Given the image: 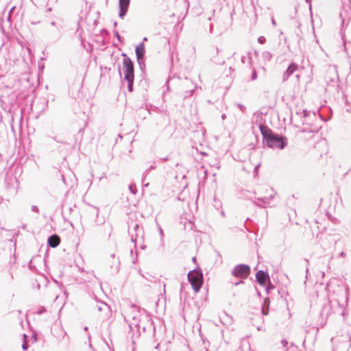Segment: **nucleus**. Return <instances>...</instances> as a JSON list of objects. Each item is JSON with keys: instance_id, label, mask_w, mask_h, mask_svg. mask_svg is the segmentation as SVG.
<instances>
[{"instance_id": "1", "label": "nucleus", "mask_w": 351, "mask_h": 351, "mask_svg": "<svg viewBox=\"0 0 351 351\" xmlns=\"http://www.w3.org/2000/svg\"><path fill=\"white\" fill-rule=\"evenodd\" d=\"M259 130L263 136V141L270 148L283 149L287 145V138L274 132L264 123L259 124Z\"/></svg>"}, {"instance_id": "2", "label": "nucleus", "mask_w": 351, "mask_h": 351, "mask_svg": "<svg viewBox=\"0 0 351 351\" xmlns=\"http://www.w3.org/2000/svg\"><path fill=\"white\" fill-rule=\"evenodd\" d=\"M122 55L124 56V58L123 60L124 80H125L128 83V91L132 92L134 79V63L132 61V60L126 56L125 53H123Z\"/></svg>"}, {"instance_id": "3", "label": "nucleus", "mask_w": 351, "mask_h": 351, "mask_svg": "<svg viewBox=\"0 0 351 351\" xmlns=\"http://www.w3.org/2000/svg\"><path fill=\"white\" fill-rule=\"evenodd\" d=\"M302 114V123L303 125H308L309 127H304L302 130V132H317L320 126L316 125L315 123H312L311 121L313 119H316V114L315 112H311L310 111H307L306 110H303L301 112Z\"/></svg>"}, {"instance_id": "4", "label": "nucleus", "mask_w": 351, "mask_h": 351, "mask_svg": "<svg viewBox=\"0 0 351 351\" xmlns=\"http://www.w3.org/2000/svg\"><path fill=\"white\" fill-rule=\"evenodd\" d=\"M188 280L195 293L199 291L204 281L203 274L199 269L190 271L187 275Z\"/></svg>"}, {"instance_id": "5", "label": "nucleus", "mask_w": 351, "mask_h": 351, "mask_svg": "<svg viewBox=\"0 0 351 351\" xmlns=\"http://www.w3.org/2000/svg\"><path fill=\"white\" fill-rule=\"evenodd\" d=\"M129 233L131 236V241L134 243L135 245L138 240L143 239V229L136 223H131V225L130 226Z\"/></svg>"}, {"instance_id": "6", "label": "nucleus", "mask_w": 351, "mask_h": 351, "mask_svg": "<svg viewBox=\"0 0 351 351\" xmlns=\"http://www.w3.org/2000/svg\"><path fill=\"white\" fill-rule=\"evenodd\" d=\"M250 267L245 264H239L236 265L232 271V275L237 278L245 279L250 274Z\"/></svg>"}, {"instance_id": "7", "label": "nucleus", "mask_w": 351, "mask_h": 351, "mask_svg": "<svg viewBox=\"0 0 351 351\" xmlns=\"http://www.w3.org/2000/svg\"><path fill=\"white\" fill-rule=\"evenodd\" d=\"M140 313L138 311L134 310L132 313L128 315V318L131 317L132 319V322L129 324V326L132 328V325L137 328L139 331L141 329L143 330V332L145 331L146 326H145L141 319H140Z\"/></svg>"}, {"instance_id": "8", "label": "nucleus", "mask_w": 351, "mask_h": 351, "mask_svg": "<svg viewBox=\"0 0 351 351\" xmlns=\"http://www.w3.org/2000/svg\"><path fill=\"white\" fill-rule=\"evenodd\" d=\"M182 86L183 88H190L189 90H184L180 93V97L185 99L193 95L195 89L196 88V85H194L191 81H189L187 78L182 82Z\"/></svg>"}, {"instance_id": "9", "label": "nucleus", "mask_w": 351, "mask_h": 351, "mask_svg": "<svg viewBox=\"0 0 351 351\" xmlns=\"http://www.w3.org/2000/svg\"><path fill=\"white\" fill-rule=\"evenodd\" d=\"M135 53L138 63L141 69H142V66H145L144 57L145 53V45L143 43H141L136 47Z\"/></svg>"}, {"instance_id": "10", "label": "nucleus", "mask_w": 351, "mask_h": 351, "mask_svg": "<svg viewBox=\"0 0 351 351\" xmlns=\"http://www.w3.org/2000/svg\"><path fill=\"white\" fill-rule=\"evenodd\" d=\"M256 282L261 286H265L267 281H270L268 273L263 271L259 270L256 274Z\"/></svg>"}, {"instance_id": "11", "label": "nucleus", "mask_w": 351, "mask_h": 351, "mask_svg": "<svg viewBox=\"0 0 351 351\" xmlns=\"http://www.w3.org/2000/svg\"><path fill=\"white\" fill-rule=\"evenodd\" d=\"M130 0H119V16L121 18H123L128 12Z\"/></svg>"}, {"instance_id": "12", "label": "nucleus", "mask_w": 351, "mask_h": 351, "mask_svg": "<svg viewBox=\"0 0 351 351\" xmlns=\"http://www.w3.org/2000/svg\"><path fill=\"white\" fill-rule=\"evenodd\" d=\"M298 69V65L295 63V62H292L291 63L289 66L287 67V69H286V71L284 72L283 73V75H282V80L284 82L287 81L289 77L295 71H297Z\"/></svg>"}, {"instance_id": "13", "label": "nucleus", "mask_w": 351, "mask_h": 351, "mask_svg": "<svg viewBox=\"0 0 351 351\" xmlns=\"http://www.w3.org/2000/svg\"><path fill=\"white\" fill-rule=\"evenodd\" d=\"M176 4L179 6L181 9L180 15H183V18L185 16L189 8V3L187 0H176Z\"/></svg>"}, {"instance_id": "14", "label": "nucleus", "mask_w": 351, "mask_h": 351, "mask_svg": "<svg viewBox=\"0 0 351 351\" xmlns=\"http://www.w3.org/2000/svg\"><path fill=\"white\" fill-rule=\"evenodd\" d=\"M60 243V238L57 234H52L48 237L47 243L51 247L55 248L59 245Z\"/></svg>"}, {"instance_id": "15", "label": "nucleus", "mask_w": 351, "mask_h": 351, "mask_svg": "<svg viewBox=\"0 0 351 351\" xmlns=\"http://www.w3.org/2000/svg\"><path fill=\"white\" fill-rule=\"evenodd\" d=\"M274 197V195L272 194H270L269 197H257V200L258 202H255L254 204L256 206H261V207H265L266 205L270 204V200Z\"/></svg>"}, {"instance_id": "16", "label": "nucleus", "mask_w": 351, "mask_h": 351, "mask_svg": "<svg viewBox=\"0 0 351 351\" xmlns=\"http://www.w3.org/2000/svg\"><path fill=\"white\" fill-rule=\"evenodd\" d=\"M110 257L112 259V265H110V267L112 269H114V270L115 271H118L119 269V264H120L119 258H117L114 254H112L110 255Z\"/></svg>"}, {"instance_id": "17", "label": "nucleus", "mask_w": 351, "mask_h": 351, "mask_svg": "<svg viewBox=\"0 0 351 351\" xmlns=\"http://www.w3.org/2000/svg\"><path fill=\"white\" fill-rule=\"evenodd\" d=\"M269 299L268 298L264 300L263 306L261 309V313L263 315H267L269 313Z\"/></svg>"}, {"instance_id": "18", "label": "nucleus", "mask_w": 351, "mask_h": 351, "mask_svg": "<svg viewBox=\"0 0 351 351\" xmlns=\"http://www.w3.org/2000/svg\"><path fill=\"white\" fill-rule=\"evenodd\" d=\"M156 169V166L154 165H151L149 168H147L143 173V178L142 182H144L145 180V178L148 175L150 171L154 170Z\"/></svg>"}, {"instance_id": "19", "label": "nucleus", "mask_w": 351, "mask_h": 351, "mask_svg": "<svg viewBox=\"0 0 351 351\" xmlns=\"http://www.w3.org/2000/svg\"><path fill=\"white\" fill-rule=\"evenodd\" d=\"M263 112H256L254 114L255 123L259 126L260 123H262L261 120L262 119Z\"/></svg>"}, {"instance_id": "20", "label": "nucleus", "mask_w": 351, "mask_h": 351, "mask_svg": "<svg viewBox=\"0 0 351 351\" xmlns=\"http://www.w3.org/2000/svg\"><path fill=\"white\" fill-rule=\"evenodd\" d=\"M271 57L272 54L268 51H265L262 53V58H263L264 60L269 61Z\"/></svg>"}, {"instance_id": "21", "label": "nucleus", "mask_w": 351, "mask_h": 351, "mask_svg": "<svg viewBox=\"0 0 351 351\" xmlns=\"http://www.w3.org/2000/svg\"><path fill=\"white\" fill-rule=\"evenodd\" d=\"M90 215L97 217L99 215V209L94 206H90L89 210L88 211Z\"/></svg>"}, {"instance_id": "22", "label": "nucleus", "mask_w": 351, "mask_h": 351, "mask_svg": "<svg viewBox=\"0 0 351 351\" xmlns=\"http://www.w3.org/2000/svg\"><path fill=\"white\" fill-rule=\"evenodd\" d=\"M23 336L24 341H23V343L22 345V348H23V350H25L27 349V348L29 346L28 343L27 342V336L25 334H24Z\"/></svg>"}, {"instance_id": "23", "label": "nucleus", "mask_w": 351, "mask_h": 351, "mask_svg": "<svg viewBox=\"0 0 351 351\" xmlns=\"http://www.w3.org/2000/svg\"><path fill=\"white\" fill-rule=\"evenodd\" d=\"M129 190L134 195H135L136 193V192H137L136 186V185L134 184H130Z\"/></svg>"}, {"instance_id": "24", "label": "nucleus", "mask_w": 351, "mask_h": 351, "mask_svg": "<svg viewBox=\"0 0 351 351\" xmlns=\"http://www.w3.org/2000/svg\"><path fill=\"white\" fill-rule=\"evenodd\" d=\"M46 308L44 306H40L38 308V309L36 311V313L38 314V315H41V314H43L44 313L46 312Z\"/></svg>"}, {"instance_id": "25", "label": "nucleus", "mask_w": 351, "mask_h": 351, "mask_svg": "<svg viewBox=\"0 0 351 351\" xmlns=\"http://www.w3.org/2000/svg\"><path fill=\"white\" fill-rule=\"evenodd\" d=\"M147 326L152 328L155 332V327L153 325V322L150 319H147Z\"/></svg>"}, {"instance_id": "26", "label": "nucleus", "mask_w": 351, "mask_h": 351, "mask_svg": "<svg viewBox=\"0 0 351 351\" xmlns=\"http://www.w3.org/2000/svg\"><path fill=\"white\" fill-rule=\"evenodd\" d=\"M210 165L213 166V167H215V168H217V169H219L220 168V165H219V163L218 161L217 160H214L213 162L210 163Z\"/></svg>"}, {"instance_id": "27", "label": "nucleus", "mask_w": 351, "mask_h": 351, "mask_svg": "<svg viewBox=\"0 0 351 351\" xmlns=\"http://www.w3.org/2000/svg\"><path fill=\"white\" fill-rule=\"evenodd\" d=\"M104 308H108V305L106 303H102L99 306H97V309L99 311H102Z\"/></svg>"}, {"instance_id": "28", "label": "nucleus", "mask_w": 351, "mask_h": 351, "mask_svg": "<svg viewBox=\"0 0 351 351\" xmlns=\"http://www.w3.org/2000/svg\"><path fill=\"white\" fill-rule=\"evenodd\" d=\"M257 78V73L255 69L252 71V76H251V80L254 81Z\"/></svg>"}, {"instance_id": "29", "label": "nucleus", "mask_w": 351, "mask_h": 351, "mask_svg": "<svg viewBox=\"0 0 351 351\" xmlns=\"http://www.w3.org/2000/svg\"><path fill=\"white\" fill-rule=\"evenodd\" d=\"M114 36H116V38H117V40L120 42H123V40H122V38L121 36L119 35V32L117 31H114Z\"/></svg>"}, {"instance_id": "30", "label": "nucleus", "mask_w": 351, "mask_h": 351, "mask_svg": "<svg viewBox=\"0 0 351 351\" xmlns=\"http://www.w3.org/2000/svg\"><path fill=\"white\" fill-rule=\"evenodd\" d=\"M258 41L259 43L261 44H263L265 43L266 41V38L264 37V36H260L258 38Z\"/></svg>"}, {"instance_id": "31", "label": "nucleus", "mask_w": 351, "mask_h": 351, "mask_svg": "<svg viewBox=\"0 0 351 351\" xmlns=\"http://www.w3.org/2000/svg\"><path fill=\"white\" fill-rule=\"evenodd\" d=\"M32 211L38 213H39V208L37 206H32Z\"/></svg>"}, {"instance_id": "32", "label": "nucleus", "mask_w": 351, "mask_h": 351, "mask_svg": "<svg viewBox=\"0 0 351 351\" xmlns=\"http://www.w3.org/2000/svg\"><path fill=\"white\" fill-rule=\"evenodd\" d=\"M237 106L239 108V109L242 111V112H244L245 109V107L241 104H237Z\"/></svg>"}, {"instance_id": "33", "label": "nucleus", "mask_w": 351, "mask_h": 351, "mask_svg": "<svg viewBox=\"0 0 351 351\" xmlns=\"http://www.w3.org/2000/svg\"><path fill=\"white\" fill-rule=\"evenodd\" d=\"M327 215H328V219H329L331 221H332V222L335 223V221H337V219H336L335 218H333L332 216H330V215H328V213H327Z\"/></svg>"}, {"instance_id": "34", "label": "nucleus", "mask_w": 351, "mask_h": 351, "mask_svg": "<svg viewBox=\"0 0 351 351\" xmlns=\"http://www.w3.org/2000/svg\"><path fill=\"white\" fill-rule=\"evenodd\" d=\"M219 52V49H218V47H215V49H213L212 53L218 54Z\"/></svg>"}, {"instance_id": "35", "label": "nucleus", "mask_w": 351, "mask_h": 351, "mask_svg": "<svg viewBox=\"0 0 351 351\" xmlns=\"http://www.w3.org/2000/svg\"><path fill=\"white\" fill-rule=\"evenodd\" d=\"M158 229H159V232H160V237L161 238H162L163 237V231H162V229L161 228L160 226L158 227Z\"/></svg>"}, {"instance_id": "36", "label": "nucleus", "mask_w": 351, "mask_h": 351, "mask_svg": "<svg viewBox=\"0 0 351 351\" xmlns=\"http://www.w3.org/2000/svg\"><path fill=\"white\" fill-rule=\"evenodd\" d=\"M339 256L340 257H343V258H344V257H346V253H345L344 252H341L339 254Z\"/></svg>"}, {"instance_id": "37", "label": "nucleus", "mask_w": 351, "mask_h": 351, "mask_svg": "<svg viewBox=\"0 0 351 351\" xmlns=\"http://www.w3.org/2000/svg\"><path fill=\"white\" fill-rule=\"evenodd\" d=\"M305 1L309 5L310 8H311V0H305Z\"/></svg>"}, {"instance_id": "38", "label": "nucleus", "mask_w": 351, "mask_h": 351, "mask_svg": "<svg viewBox=\"0 0 351 351\" xmlns=\"http://www.w3.org/2000/svg\"><path fill=\"white\" fill-rule=\"evenodd\" d=\"M273 289V287H272V286H271V287H269V286H268V287H267V288H266V291H267V293H269V289Z\"/></svg>"}, {"instance_id": "39", "label": "nucleus", "mask_w": 351, "mask_h": 351, "mask_svg": "<svg viewBox=\"0 0 351 351\" xmlns=\"http://www.w3.org/2000/svg\"><path fill=\"white\" fill-rule=\"evenodd\" d=\"M282 343L283 344L284 346H285L287 344V341L286 340H282Z\"/></svg>"}, {"instance_id": "40", "label": "nucleus", "mask_w": 351, "mask_h": 351, "mask_svg": "<svg viewBox=\"0 0 351 351\" xmlns=\"http://www.w3.org/2000/svg\"><path fill=\"white\" fill-rule=\"evenodd\" d=\"M241 283H243V280H241V281H239V282H235V283H234V285H238L241 284Z\"/></svg>"}, {"instance_id": "41", "label": "nucleus", "mask_w": 351, "mask_h": 351, "mask_svg": "<svg viewBox=\"0 0 351 351\" xmlns=\"http://www.w3.org/2000/svg\"><path fill=\"white\" fill-rule=\"evenodd\" d=\"M143 184L144 185V186L147 187L149 186V183H145V181L143 182Z\"/></svg>"}, {"instance_id": "42", "label": "nucleus", "mask_w": 351, "mask_h": 351, "mask_svg": "<svg viewBox=\"0 0 351 351\" xmlns=\"http://www.w3.org/2000/svg\"><path fill=\"white\" fill-rule=\"evenodd\" d=\"M272 24L275 26L276 25V23L274 19L271 20Z\"/></svg>"}, {"instance_id": "43", "label": "nucleus", "mask_w": 351, "mask_h": 351, "mask_svg": "<svg viewBox=\"0 0 351 351\" xmlns=\"http://www.w3.org/2000/svg\"><path fill=\"white\" fill-rule=\"evenodd\" d=\"M145 247H146V245H141V248L142 250H145Z\"/></svg>"}, {"instance_id": "44", "label": "nucleus", "mask_w": 351, "mask_h": 351, "mask_svg": "<svg viewBox=\"0 0 351 351\" xmlns=\"http://www.w3.org/2000/svg\"><path fill=\"white\" fill-rule=\"evenodd\" d=\"M226 114H223L221 115V118H222V119H226Z\"/></svg>"}, {"instance_id": "45", "label": "nucleus", "mask_w": 351, "mask_h": 351, "mask_svg": "<svg viewBox=\"0 0 351 351\" xmlns=\"http://www.w3.org/2000/svg\"><path fill=\"white\" fill-rule=\"evenodd\" d=\"M161 160H162L163 161H167L169 160V158L167 157H166V158H162Z\"/></svg>"}, {"instance_id": "46", "label": "nucleus", "mask_w": 351, "mask_h": 351, "mask_svg": "<svg viewBox=\"0 0 351 351\" xmlns=\"http://www.w3.org/2000/svg\"><path fill=\"white\" fill-rule=\"evenodd\" d=\"M51 25H52V26H56V22L52 21V22L51 23Z\"/></svg>"}, {"instance_id": "47", "label": "nucleus", "mask_w": 351, "mask_h": 351, "mask_svg": "<svg viewBox=\"0 0 351 351\" xmlns=\"http://www.w3.org/2000/svg\"><path fill=\"white\" fill-rule=\"evenodd\" d=\"M146 40H147V38L146 37H145V38H143V40L142 43H143L144 41H146Z\"/></svg>"}, {"instance_id": "48", "label": "nucleus", "mask_w": 351, "mask_h": 351, "mask_svg": "<svg viewBox=\"0 0 351 351\" xmlns=\"http://www.w3.org/2000/svg\"><path fill=\"white\" fill-rule=\"evenodd\" d=\"M159 346H160V344H159V343H158V344L155 346V348H156V349H158V347H159Z\"/></svg>"}, {"instance_id": "49", "label": "nucleus", "mask_w": 351, "mask_h": 351, "mask_svg": "<svg viewBox=\"0 0 351 351\" xmlns=\"http://www.w3.org/2000/svg\"><path fill=\"white\" fill-rule=\"evenodd\" d=\"M83 131H84V128H81V129H80L79 132H82Z\"/></svg>"}, {"instance_id": "50", "label": "nucleus", "mask_w": 351, "mask_h": 351, "mask_svg": "<svg viewBox=\"0 0 351 351\" xmlns=\"http://www.w3.org/2000/svg\"><path fill=\"white\" fill-rule=\"evenodd\" d=\"M341 314L342 315H344V309H343V310H342V311H341Z\"/></svg>"}, {"instance_id": "51", "label": "nucleus", "mask_w": 351, "mask_h": 351, "mask_svg": "<svg viewBox=\"0 0 351 351\" xmlns=\"http://www.w3.org/2000/svg\"><path fill=\"white\" fill-rule=\"evenodd\" d=\"M62 180L64 182V177L63 175L61 176Z\"/></svg>"}, {"instance_id": "52", "label": "nucleus", "mask_w": 351, "mask_h": 351, "mask_svg": "<svg viewBox=\"0 0 351 351\" xmlns=\"http://www.w3.org/2000/svg\"><path fill=\"white\" fill-rule=\"evenodd\" d=\"M117 25V22H114V26L116 27Z\"/></svg>"}, {"instance_id": "53", "label": "nucleus", "mask_w": 351, "mask_h": 351, "mask_svg": "<svg viewBox=\"0 0 351 351\" xmlns=\"http://www.w3.org/2000/svg\"><path fill=\"white\" fill-rule=\"evenodd\" d=\"M88 330V327L87 326H85L84 327V330Z\"/></svg>"}, {"instance_id": "54", "label": "nucleus", "mask_w": 351, "mask_h": 351, "mask_svg": "<svg viewBox=\"0 0 351 351\" xmlns=\"http://www.w3.org/2000/svg\"><path fill=\"white\" fill-rule=\"evenodd\" d=\"M58 141V143H63V142H62V141Z\"/></svg>"}, {"instance_id": "55", "label": "nucleus", "mask_w": 351, "mask_h": 351, "mask_svg": "<svg viewBox=\"0 0 351 351\" xmlns=\"http://www.w3.org/2000/svg\"><path fill=\"white\" fill-rule=\"evenodd\" d=\"M71 210H72V208L70 207L69 208V211L71 212Z\"/></svg>"}, {"instance_id": "56", "label": "nucleus", "mask_w": 351, "mask_h": 351, "mask_svg": "<svg viewBox=\"0 0 351 351\" xmlns=\"http://www.w3.org/2000/svg\"><path fill=\"white\" fill-rule=\"evenodd\" d=\"M195 261V257H193V261Z\"/></svg>"}, {"instance_id": "57", "label": "nucleus", "mask_w": 351, "mask_h": 351, "mask_svg": "<svg viewBox=\"0 0 351 351\" xmlns=\"http://www.w3.org/2000/svg\"><path fill=\"white\" fill-rule=\"evenodd\" d=\"M206 351H208V350H206Z\"/></svg>"}]
</instances>
